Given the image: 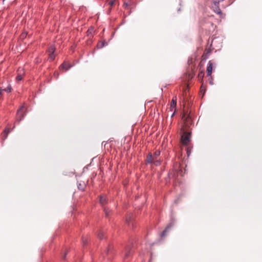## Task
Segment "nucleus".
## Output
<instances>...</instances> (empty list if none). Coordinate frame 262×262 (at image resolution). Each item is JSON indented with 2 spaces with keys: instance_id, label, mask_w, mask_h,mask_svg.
I'll return each mask as SVG.
<instances>
[{
  "instance_id": "1",
  "label": "nucleus",
  "mask_w": 262,
  "mask_h": 262,
  "mask_svg": "<svg viewBox=\"0 0 262 262\" xmlns=\"http://www.w3.org/2000/svg\"><path fill=\"white\" fill-rule=\"evenodd\" d=\"M25 115V107L22 105L17 111L16 120L18 122L21 121L24 118Z\"/></svg>"
},
{
  "instance_id": "2",
  "label": "nucleus",
  "mask_w": 262,
  "mask_h": 262,
  "mask_svg": "<svg viewBox=\"0 0 262 262\" xmlns=\"http://www.w3.org/2000/svg\"><path fill=\"white\" fill-rule=\"evenodd\" d=\"M219 0H214V5L215 6V10H214V11L217 14L219 15L220 17L224 18L225 17V14H224L219 6Z\"/></svg>"
},
{
  "instance_id": "3",
  "label": "nucleus",
  "mask_w": 262,
  "mask_h": 262,
  "mask_svg": "<svg viewBox=\"0 0 262 262\" xmlns=\"http://www.w3.org/2000/svg\"><path fill=\"white\" fill-rule=\"evenodd\" d=\"M55 47L54 46H50L48 50V52L49 53V59H50L51 61H53L55 59Z\"/></svg>"
},
{
  "instance_id": "4",
  "label": "nucleus",
  "mask_w": 262,
  "mask_h": 262,
  "mask_svg": "<svg viewBox=\"0 0 262 262\" xmlns=\"http://www.w3.org/2000/svg\"><path fill=\"white\" fill-rule=\"evenodd\" d=\"M190 133H184V134L181 137L182 143L184 145H187L190 142Z\"/></svg>"
},
{
  "instance_id": "5",
  "label": "nucleus",
  "mask_w": 262,
  "mask_h": 262,
  "mask_svg": "<svg viewBox=\"0 0 262 262\" xmlns=\"http://www.w3.org/2000/svg\"><path fill=\"white\" fill-rule=\"evenodd\" d=\"M126 223L129 226L134 228L135 226L133 214H129L126 216Z\"/></svg>"
},
{
  "instance_id": "6",
  "label": "nucleus",
  "mask_w": 262,
  "mask_h": 262,
  "mask_svg": "<svg viewBox=\"0 0 262 262\" xmlns=\"http://www.w3.org/2000/svg\"><path fill=\"white\" fill-rule=\"evenodd\" d=\"M133 254V251L132 249V246L130 245H128L126 247L124 251V258L127 259L129 258Z\"/></svg>"
},
{
  "instance_id": "7",
  "label": "nucleus",
  "mask_w": 262,
  "mask_h": 262,
  "mask_svg": "<svg viewBox=\"0 0 262 262\" xmlns=\"http://www.w3.org/2000/svg\"><path fill=\"white\" fill-rule=\"evenodd\" d=\"M177 105V98L176 97H173L171 100V102L170 104V111H172L174 110V112L171 115V117H173L174 115L175 111H176V107Z\"/></svg>"
},
{
  "instance_id": "8",
  "label": "nucleus",
  "mask_w": 262,
  "mask_h": 262,
  "mask_svg": "<svg viewBox=\"0 0 262 262\" xmlns=\"http://www.w3.org/2000/svg\"><path fill=\"white\" fill-rule=\"evenodd\" d=\"M212 69H213V63L210 60L208 62V66L207 68V70H206L207 75L208 76H211V74H212Z\"/></svg>"
},
{
  "instance_id": "9",
  "label": "nucleus",
  "mask_w": 262,
  "mask_h": 262,
  "mask_svg": "<svg viewBox=\"0 0 262 262\" xmlns=\"http://www.w3.org/2000/svg\"><path fill=\"white\" fill-rule=\"evenodd\" d=\"M108 201L107 200L106 196L105 195H100L99 196V203L102 206H104L106 204H107Z\"/></svg>"
},
{
  "instance_id": "10",
  "label": "nucleus",
  "mask_w": 262,
  "mask_h": 262,
  "mask_svg": "<svg viewBox=\"0 0 262 262\" xmlns=\"http://www.w3.org/2000/svg\"><path fill=\"white\" fill-rule=\"evenodd\" d=\"M173 224L172 223H170L168 224L164 230L163 231V232L161 233V237H164L166 235L167 232L170 230V229L172 227Z\"/></svg>"
},
{
  "instance_id": "11",
  "label": "nucleus",
  "mask_w": 262,
  "mask_h": 262,
  "mask_svg": "<svg viewBox=\"0 0 262 262\" xmlns=\"http://www.w3.org/2000/svg\"><path fill=\"white\" fill-rule=\"evenodd\" d=\"M155 159V158L152 156L151 153H149L147 156L146 162L148 164H152Z\"/></svg>"
},
{
  "instance_id": "12",
  "label": "nucleus",
  "mask_w": 262,
  "mask_h": 262,
  "mask_svg": "<svg viewBox=\"0 0 262 262\" xmlns=\"http://www.w3.org/2000/svg\"><path fill=\"white\" fill-rule=\"evenodd\" d=\"M85 186V183L84 182H78L77 187L79 190L84 191Z\"/></svg>"
},
{
  "instance_id": "13",
  "label": "nucleus",
  "mask_w": 262,
  "mask_h": 262,
  "mask_svg": "<svg viewBox=\"0 0 262 262\" xmlns=\"http://www.w3.org/2000/svg\"><path fill=\"white\" fill-rule=\"evenodd\" d=\"M61 66L63 69L65 70V71H68L72 67L69 63L67 62H63Z\"/></svg>"
},
{
  "instance_id": "14",
  "label": "nucleus",
  "mask_w": 262,
  "mask_h": 262,
  "mask_svg": "<svg viewBox=\"0 0 262 262\" xmlns=\"http://www.w3.org/2000/svg\"><path fill=\"white\" fill-rule=\"evenodd\" d=\"M12 129H10L9 128L7 127L5 129L3 132V138L4 139H6L8 135V134L11 132Z\"/></svg>"
},
{
  "instance_id": "15",
  "label": "nucleus",
  "mask_w": 262,
  "mask_h": 262,
  "mask_svg": "<svg viewBox=\"0 0 262 262\" xmlns=\"http://www.w3.org/2000/svg\"><path fill=\"white\" fill-rule=\"evenodd\" d=\"M133 4L132 0H129L128 2H124L123 5V7L125 9H128L129 6H131Z\"/></svg>"
},
{
  "instance_id": "16",
  "label": "nucleus",
  "mask_w": 262,
  "mask_h": 262,
  "mask_svg": "<svg viewBox=\"0 0 262 262\" xmlns=\"http://www.w3.org/2000/svg\"><path fill=\"white\" fill-rule=\"evenodd\" d=\"M206 52L202 56L203 59H206L207 58L208 56L211 53V49H208L206 50Z\"/></svg>"
},
{
  "instance_id": "17",
  "label": "nucleus",
  "mask_w": 262,
  "mask_h": 262,
  "mask_svg": "<svg viewBox=\"0 0 262 262\" xmlns=\"http://www.w3.org/2000/svg\"><path fill=\"white\" fill-rule=\"evenodd\" d=\"M104 211L106 217H108L111 212V210L109 208L106 207L104 208Z\"/></svg>"
},
{
  "instance_id": "18",
  "label": "nucleus",
  "mask_w": 262,
  "mask_h": 262,
  "mask_svg": "<svg viewBox=\"0 0 262 262\" xmlns=\"http://www.w3.org/2000/svg\"><path fill=\"white\" fill-rule=\"evenodd\" d=\"M204 76V72L203 70H202L201 71H200L198 74V78L200 80H202L203 77Z\"/></svg>"
},
{
  "instance_id": "19",
  "label": "nucleus",
  "mask_w": 262,
  "mask_h": 262,
  "mask_svg": "<svg viewBox=\"0 0 262 262\" xmlns=\"http://www.w3.org/2000/svg\"><path fill=\"white\" fill-rule=\"evenodd\" d=\"M23 75L24 73L23 74H21L20 73H18L16 77V80L17 81L21 80L23 78Z\"/></svg>"
},
{
  "instance_id": "20",
  "label": "nucleus",
  "mask_w": 262,
  "mask_h": 262,
  "mask_svg": "<svg viewBox=\"0 0 262 262\" xmlns=\"http://www.w3.org/2000/svg\"><path fill=\"white\" fill-rule=\"evenodd\" d=\"M11 90H12L11 86L10 84H9L8 85V86L6 88L3 90V91H4L6 92L7 93H10V92H11Z\"/></svg>"
},
{
  "instance_id": "21",
  "label": "nucleus",
  "mask_w": 262,
  "mask_h": 262,
  "mask_svg": "<svg viewBox=\"0 0 262 262\" xmlns=\"http://www.w3.org/2000/svg\"><path fill=\"white\" fill-rule=\"evenodd\" d=\"M112 249H113V247L111 245H109L107 248L106 252H105L106 254L108 255L110 253H111L112 252Z\"/></svg>"
},
{
  "instance_id": "22",
  "label": "nucleus",
  "mask_w": 262,
  "mask_h": 262,
  "mask_svg": "<svg viewBox=\"0 0 262 262\" xmlns=\"http://www.w3.org/2000/svg\"><path fill=\"white\" fill-rule=\"evenodd\" d=\"M160 151L159 150H156L154 155H152V156H154V158H155V159H157L158 158V157L160 156Z\"/></svg>"
},
{
  "instance_id": "23",
  "label": "nucleus",
  "mask_w": 262,
  "mask_h": 262,
  "mask_svg": "<svg viewBox=\"0 0 262 262\" xmlns=\"http://www.w3.org/2000/svg\"><path fill=\"white\" fill-rule=\"evenodd\" d=\"M115 2V0H108L106 3L111 7L113 6Z\"/></svg>"
},
{
  "instance_id": "24",
  "label": "nucleus",
  "mask_w": 262,
  "mask_h": 262,
  "mask_svg": "<svg viewBox=\"0 0 262 262\" xmlns=\"http://www.w3.org/2000/svg\"><path fill=\"white\" fill-rule=\"evenodd\" d=\"M152 163L154 164V165L156 166H159L161 164V162H160V161L157 160V159H155V160Z\"/></svg>"
},
{
  "instance_id": "25",
  "label": "nucleus",
  "mask_w": 262,
  "mask_h": 262,
  "mask_svg": "<svg viewBox=\"0 0 262 262\" xmlns=\"http://www.w3.org/2000/svg\"><path fill=\"white\" fill-rule=\"evenodd\" d=\"M104 44H105V42H100L98 43L97 45V47L98 48H102L103 47H104Z\"/></svg>"
},
{
  "instance_id": "26",
  "label": "nucleus",
  "mask_w": 262,
  "mask_h": 262,
  "mask_svg": "<svg viewBox=\"0 0 262 262\" xmlns=\"http://www.w3.org/2000/svg\"><path fill=\"white\" fill-rule=\"evenodd\" d=\"M98 236L100 239H102L104 236L103 232L101 231H100L98 234Z\"/></svg>"
},
{
  "instance_id": "27",
  "label": "nucleus",
  "mask_w": 262,
  "mask_h": 262,
  "mask_svg": "<svg viewBox=\"0 0 262 262\" xmlns=\"http://www.w3.org/2000/svg\"><path fill=\"white\" fill-rule=\"evenodd\" d=\"M87 242H88V238L83 237H82L83 244L84 245L87 243Z\"/></svg>"
},
{
  "instance_id": "28",
  "label": "nucleus",
  "mask_w": 262,
  "mask_h": 262,
  "mask_svg": "<svg viewBox=\"0 0 262 262\" xmlns=\"http://www.w3.org/2000/svg\"><path fill=\"white\" fill-rule=\"evenodd\" d=\"M205 87L203 85H202L200 88V92L203 93V95H204L205 93Z\"/></svg>"
},
{
  "instance_id": "29",
  "label": "nucleus",
  "mask_w": 262,
  "mask_h": 262,
  "mask_svg": "<svg viewBox=\"0 0 262 262\" xmlns=\"http://www.w3.org/2000/svg\"><path fill=\"white\" fill-rule=\"evenodd\" d=\"M93 31V28H90L87 31L88 34H92Z\"/></svg>"
},
{
  "instance_id": "30",
  "label": "nucleus",
  "mask_w": 262,
  "mask_h": 262,
  "mask_svg": "<svg viewBox=\"0 0 262 262\" xmlns=\"http://www.w3.org/2000/svg\"><path fill=\"white\" fill-rule=\"evenodd\" d=\"M67 253H68V251H67V252H66L64 253V256H63V259H64V258H65L66 256V255L67 254Z\"/></svg>"
},
{
  "instance_id": "31",
  "label": "nucleus",
  "mask_w": 262,
  "mask_h": 262,
  "mask_svg": "<svg viewBox=\"0 0 262 262\" xmlns=\"http://www.w3.org/2000/svg\"><path fill=\"white\" fill-rule=\"evenodd\" d=\"M187 153L188 156H189L190 154V152L189 151L188 149H187Z\"/></svg>"
},
{
  "instance_id": "32",
  "label": "nucleus",
  "mask_w": 262,
  "mask_h": 262,
  "mask_svg": "<svg viewBox=\"0 0 262 262\" xmlns=\"http://www.w3.org/2000/svg\"><path fill=\"white\" fill-rule=\"evenodd\" d=\"M209 83H210V84H213V82H212L211 80L209 81Z\"/></svg>"
},
{
  "instance_id": "33",
  "label": "nucleus",
  "mask_w": 262,
  "mask_h": 262,
  "mask_svg": "<svg viewBox=\"0 0 262 262\" xmlns=\"http://www.w3.org/2000/svg\"><path fill=\"white\" fill-rule=\"evenodd\" d=\"M212 42H213V40H211V44H210V47L211 46Z\"/></svg>"
},
{
  "instance_id": "34",
  "label": "nucleus",
  "mask_w": 262,
  "mask_h": 262,
  "mask_svg": "<svg viewBox=\"0 0 262 262\" xmlns=\"http://www.w3.org/2000/svg\"><path fill=\"white\" fill-rule=\"evenodd\" d=\"M3 1H5V0H3Z\"/></svg>"
}]
</instances>
